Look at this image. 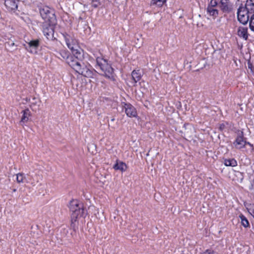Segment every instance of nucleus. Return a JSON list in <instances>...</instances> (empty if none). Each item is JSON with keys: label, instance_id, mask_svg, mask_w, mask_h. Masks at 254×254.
Instances as JSON below:
<instances>
[{"label": "nucleus", "instance_id": "1", "mask_svg": "<svg viewBox=\"0 0 254 254\" xmlns=\"http://www.w3.org/2000/svg\"><path fill=\"white\" fill-rule=\"evenodd\" d=\"M83 58V57L79 59L76 56L73 55L69 57L66 63L76 72L87 77L91 74V71L82 62Z\"/></svg>", "mask_w": 254, "mask_h": 254}, {"label": "nucleus", "instance_id": "2", "mask_svg": "<svg viewBox=\"0 0 254 254\" xmlns=\"http://www.w3.org/2000/svg\"><path fill=\"white\" fill-rule=\"evenodd\" d=\"M67 47L71 50L72 54L81 59L83 57V51L79 47L75 38L66 33L63 34Z\"/></svg>", "mask_w": 254, "mask_h": 254}, {"label": "nucleus", "instance_id": "3", "mask_svg": "<svg viewBox=\"0 0 254 254\" xmlns=\"http://www.w3.org/2000/svg\"><path fill=\"white\" fill-rule=\"evenodd\" d=\"M97 66L96 68H99L103 72V74L106 77L114 79V69L109 64L107 61L101 57L96 58Z\"/></svg>", "mask_w": 254, "mask_h": 254}, {"label": "nucleus", "instance_id": "4", "mask_svg": "<svg viewBox=\"0 0 254 254\" xmlns=\"http://www.w3.org/2000/svg\"><path fill=\"white\" fill-rule=\"evenodd\" d=\"M69 208L71 213V217L77 218L85 217V210L83 203L76 199L71 200L69 204Z\"/></svg>", "mask_w": 254, "mask_h": 254}, {"label": "nucleus", "instance_id": "5", "mask_svg": "<svg viewBox=\"0 0 254 254\" xmlns=\"http://www.w3.org/2000/svg\"><path fill=\"white\" fill-rule=\"evenodd\" d=\"M40 15L44 20L43 22L57 23V19L54 10L49 6H45L39 9Z\"/></svg>", "mask_w": 254, "mask_h": 254}, {"label": "nucleus", "instance_id": "6", "mask_svg": "<svg viewBox=\"0 0 254 254\" xmlns=\"http://www.w3.org/2000/svg\"><path fill=\"white\" fill-rule=\"evenodd\" d=\"M57 23L51 22H43L42 24V31L48 39L53 40L54 34V28Z\"/></svg>", "mask_w": 254, "mask_h": 254}, {"label": "nucleus", "instance_id": "7", "mask_svg": "<svg viewBox=\"0 0 254 254\" xmlns=\"http://www.w3.org/2000/svg\"><path fill=\"white\" fill-rule=\"evenodd\" d=\"M236 133L237 136L233 142V145L236 149H241L244 148L246 145L247 138L244 137V133L243 130H238Z\"/></svg>", "mask_w": 254, "mask_h": 254}, {"label": "nucleus", "instance_id": "8", "mask_svg": "<svg viewBox=\"0 0 254 254\" xmlns=\"http://www.w3.org/2000/svg\"><path fill=\"white\" fill-rule=\"evenodd\" d=\"M250 14L243 6H240L238 9L237 17L239 21L245 25L249 21Z\"/></svg>", "mask_w": 254, "mask_h": 254}, {"label": "nucleus", "instance_id": "9", "mask_svg": "<svg viewBox=\"0 0 254 254\" xmlns=\"http://www.w3.org/2000/svg\"><path fill=\"white\" fill-rule=\"evenodd\" d=\"M27 46L26 49L32 53L36 54L37 53V50L40 45V41L39 39H35L31 40L27 42Z\"/></svg>", "mask_w": 254, "mask_h": 254}, {"label": "nucleus", "instance_id": "10", "mask_svg": "<svg viewBox=\"0 0 254 254\" xmlns=\"http://www.w3.org/2000/svg\"><path fill=\"white\" fill-rule=\"evenodd\" d=\"M123 106L127 115L128 117H135L137 116V112L135 108L129 103H123Z\"/></svg>", "mask_w": 254, "mask_h": 254}, {"label": "nucleus", "instance_id": "11", "mask_svg": "<svg viewBox=\"0 0 254 254\" xmlns=\"http://www.w3.org/2000/svg\"><path fill=\"white\" fill-rule=\"evenodd\" d=\"M218 7L225 13H229L232 9L231 4L227 0L225 1L221 0L218 4Z\"/></svg>", "mask_w": 254, "mask_h": 254}, {"label": "nucleus", "instance_id": "12", "mask_svg": "<svg viewBox=\"0 0 254 254\" xmlns=\"http://www.w3.org/2000/svg\"><path fill=\"white\" fill-rule=\"evenodd\" d=\"M16 180L17 183H29L33 186H35L36 183L34 181H32L31 179H27L23 173H18L16 175Z\"/></svg>", "mask_w": 254, "mask_h": 254}, {"label": "nucleus", "instance_id": "13", "mask_svg": "<svg viewBox=\"0 0 254 254\" xmlns=\"http://www.w3.org/2000/svg\"><path fill=\"white\" fill-rule=\"evenodd\" d=\"M17 0H5L4 5L9 11L15 10L17 8Z\"/></svg>", "mask_w": 254, "mask_h": 254}, {"label": "nucleus", "instance_id": "14", "mask_svg": "<svg viewBox=\"0 0 254 254\" xmlns=\"http://www.w3.org/2000/svg\"><path fill=\"white\" fill-rule=\"evenodd\" d=\"M244 8L250 15L254 13V0H248Z\"/></svg>", "mask_w": 254, "mask_h": 254}, {"label": "nucleus", "instance_id": "15", "mask_svg": "<svg viewBox=\"0 0 254 254\" xmlns=\"http://www.w3.org/2000/svg\"><path fill=\"white\" fill-rule=\"evenodd\" d=\"M71 56L68 51L64 50H61L60 52H57V57L62 60H65L66 62Z\"/></svg>", "mask_w": 254, "mask_h": 254}, {"label": "nucleus", "instance_id": "16", "mask_svg": "<svg viewBox=\"0 0 254 254\" xmlns=\"http://www.w3.org/2000/svg\"><path fill=\"white\" fill-rule=\"evenodd\" d=\"M142 77V74L139 69L133 70L131 72V78L133 80L134 83L139 81Z\"/></svg>", "mask_w": 254, "mask_h": 254}, {"label": "nucleus", "instance_id": "17", "mask_svg": "<svg viewBox=\"0 0 254 254\" xmlns=\"http://www.w3.org/2000/svg\"><path fill=\"white\" fill-rule=\"evenodd\" d=\"M113 168L116 170H120L122 172L126 171L127 165L122 161L117 160L116 163L114 165Z\"/></svg>", "mask_w": 254, "mask_h": 254}, {"label": "nucleus", "instance_id": "18", "mask_svg": "<svg viewBox=\"0 0 254 254\" xmlns=\"http://www.w3.org/2000/svg\"><path fill=\"white\" fill-rule=\"evenodd\" d=\"M238 35L245 40H247L248 38V28L240 27L238 30Z\"/></svg>", "mask_w": 254, "mask_h": 254}, {"label": "nucleus", "instance_id": "19", "mask_svg": "<svg viewBox=\"0 0 254 254\" xmlns=\"http://www.w3.org/2000/svg\"><path fill=\"white\" fill-rule=\"evenodd\" d=\"M22 116L20 120V123H25L29 120V117L30 116V112L28 109L23 110L21 112Z\"/></svg>", "mask_w": 254, "mask_h": 254}, {"label": "nucleus", "instance_id": "20", "mask_svg": "<svg viewBox=\"0 0 254 254\" xmlns=\"http://www.w3.org/2000/svg\"><path fill=\"white\" fill-rule=\"evenodd\" d=\"M207 13L215 18L218 15L219 12L218 10L214 7H207Z\"/></svg>", "mask_w": 254, "mask_h": 254}, {"label": "nucleus", "instance_id": "21", "mask_svg": "<svg viewBox=\"0 0 254 254\" xmlns=\"http://www.w3.org/2000/svg\"><path fill=\"white\" fill-rule=\"evenodd\" d=\"M224 164L226 166L235 167L237 165V162L234 159H225Z\"/></svg>", "mask_w": 254, "mask_h": 254}, {"label": "nucleus", "instance_id": "22", "mask_svg": "<svg viewBox=\"0 0 254 254\" xmlns=\"http://www.w3.org/2000/svg\"><path fill=\"white\" fill-rule=\"evenodd\" d=\"M77 219V218L71 217L70 227L74 231H76L78 229Z\"/></svg>", "mask_w": 254, "mask_h": 254}, {"label": "nucleus", "instance_id": "23", "mask_svg": "<svg viewBox=\"0 0 254 254\" xmlns=\"http://www.w3.org/2000/svg\"><path fill=\"white\" fill-rule=\"evenodd\" d=\"M242 225L245 228L250 227V224L248 219L243 214L240 215Z\"/></svg>", "mask_w": 254, "mask_h": 254}, {"label": "nucleus", "instance_id": "24", "mask_svg": "<svg viewBox=\"0 0 254 254\" xmlns=\"http://www.w3.org/2000/svg\"><path fill=\"white\" fill-rule=\"evenodd\" d=\"M167 0H152L150 2L151 5H156L158 6H162L164 3L166 2Z\"/></svg>", "mask_w": 254, "mask_h": 254}, {"label": "nucleus", "instance_id": "25", "mask_svg": "<svg viewBox=\"0 0 254 254\" xmlns=\"http://www.w3.org/2000/svg\"><path fill=\"white\" fill-rule=\"evenodd\" d=\"M249 27L252 31L254 32V13L250 15L249 19Z\"/></svg>", "mask_w": 254, "mask_h": 254}, {"label": "nucleus", "instance_id": "26", "mask_svg": "<svg viewBox=\"0 0 254 254\" xmlns=\"http://www.w3.org/2000/svg\"><path fill=\"white\" fill-rule=\"evenodd\" d=\"M218 4L217 0H211L207 7H215L218 5Z\"/></svg>", "mask_w": 254, "mask_h": 254}, {"label": "nucleus", "instance_id": "27", "mask_svg": "<svg viewBox=\"0 0 254 254\" xmlns=\"http://www.w3.org/2000/svg\"><path fill=\"white\" fill-rule=\"evenodd\" d=\"M100 0H92V6L95 8L97 7L100 5Z\"/></svg>", "mask_w": 254, "mask_h": 254}, {"label": "nucleus", "instance_id": "28", "mask_svg": "<svg viewBox=\"0 0 254 254\" xmlns=\"http://www.w3.org/2000/svg\"><path fill=\"white\" fill-rule=\"evenodd\" d=\"M227 125H228V123H223L220 124L219 125V130L221 131L224 130L225 129L226 126Z\"/></svg>", "mask_w": 254, "mask_h": 254}, {"label": "nucleus", "instance_id": "29", "mask_svg": "<svg viewBox=\"0 0 254 254\" xmlns=\"http://www.w3.org/2000/svg\"><path fill=\"white\" fill-rule=\"evenodd\" d=\"M201 254H217L213 251L210 250H207Z\"/></svg>", "mask_w": 254, "mask_h": 254}, {"label": "nucleus", "instance_id": "30", "mask_svg": "<svg viewBox=\"0 0 254 254\" xmlns=\"http://www.w3.org/2000/svg\"><path fill=\"white\" fill-rule=\"evenodd\" d=\"M10 42H9L8 43V44L11 46H13L14 45V43L13 42V41H10Z\"/></svg>", "mask_w": 254, "mask_h": 254}, {"label": "nucleus", "instance_id": "31", "mask_svg": "<svg viewBox=\"0 0 254 254\" xmlns=\"http://www.w3.org/2000/svg\"><path fill=\"white\" fill-rule=\"evenodd\" d=\"M247 144L249 145L250 146H251L252 147H253V144H252L250 142H248V141H246V145Z\"/></svg>", "mask_w": 254, "mask_h": 254}, {"label": "nucleus", "instance_id": "32", "mask_svg": "<svg viewBox=\"0 0 254 254\" xmlns=\"http://www.w3.org/2000/svg\"><path fill=\"white\" fill-rule=\"evenodd\" d=\"M114 120H115L114 119H112V120H111V121H114Z\"/></svg>", "mask_w": 254, "mask_h": 254}]
</instances>
